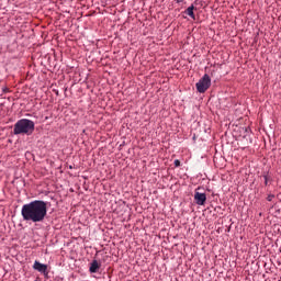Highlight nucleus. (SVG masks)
<instances>
[{
    "instance_id": "obj_9",
    "label": "nucleus",
    "mask_w": 281,
    "mask_h": 281,
    "mask_svg": "<svg viewBox=\"0 0 281 281\" xmlns=\"http://www.w3.org/2000/svg\"><path fill=\"white\" fill-rule=\"evenodd\" d=\"M268 183H269V178L265 176V186H268Z\"/></svg>"
},
{
    "instance_id": "obj_7",
    "label": "nucleus",
    "mask_w": 281,
    "mask_h": 281,
    "mask_svg": "<svg viewBox=\"0 0 281 281\" xmlns=\"http://www.w3.org/2000/svg\"><path fill=\"white\" fill-rule=\"evenodd\" d=\"M186 14H188V16H190L191 19H194V4L186 10Z\"/></svg>"
},
{
    "instance_id": "obj_3",
    "label": "nucleus",
    "mask_w": 281,
    "mask_h": 281,
    "mask_svg": "<svg viewBox=\"0 0 281 281\" xmlns=\"http://www.w3.org/2000/svg\"><path fill=\"white\" fill-rule=\"evenodd\" d=\"M196 91L199 93H205L212 87V79L210 78V75L205 74L196 83Z\"/></svg>"
},
{
    "instance_id": "obj_10",
    "label": "nucleus",
    "mask_w": 281,
    "mask_h": 281,
    "mask_svg": "<svg viewBox=\"0 0 281 281\" xmlns=\"http://www.w3.org/2000/svg\"><path fill=\"white\" fill-rule=\"evenodd\" d=\"M272 199H273V195L268 196V201H272Z\"/></svg>"
},
{
    "instance_id": "obj_8",
    "label": "nucleus",
    "mask_w": 281,
    "mask_h": 281,
    "mask_svg": "<svg viewBox=\"0 0 281 281\" xmlns=\"http://www.w3.org/2000/svg\"><path fill=\"white\" fill-rule=\"evenodd\" d=\"M173 164H175L176 168H179V166H181V161L179 159H176L173 161Z\"/></svg>"
},
{
    "instance_id": "obj_5",
    "label": "nucleus",
    "mask_w": 281,
    "mask_h": 281,
    "mask_svg": "<svg viewBox=\"0 0 281 281\" xmlns=\"http://www.w3.org/2000/svg\"><path fill=\"white\" fill-rule=\"evenodd\" d=\"M33 269H35V271H40V273H47V265L41 263L40 261L34 262Z\"/></svg>"
},
{
    "instance_id": "obj_11",
    "label": "nucleus",
    "mask_w": 281,
    "mask_h": 281,
    "mask_svg": "<svg viewBox=\"0 0 281 281\" xmlns=\"http://www.w3.org/2000/svg\"><path fill=\"white\" fill-rule=\"evenodd\" d=\"M177 3H183V0H176Z\"/></svg>"
},
{
    "instance_id": "obj_1",
    "label": "nucleus",
    "mask_w": 281,
    "mask_h": 281,
    "mask_svg": "<svg viewBox=\"0 0 281 281\" xmlns=\"http://www.w3.org/2000/svg\"><path fill=\"white\" fill-rule=\"evenodd\" d=\"M21 216L25 223H43L47 217V202L34 200L21 209Z\"/></svg>"
},
{
    "instance_id": "obj_2",
    "label": "nucleus",
    "mask_w": 281,
    "mask_h": 281,
    "mask_svg": "<svg viewBox=\"0 0 281 281\" xmlns=\"http://www.w3.org/2000/svg\"><path fill=\"white\" fill-rule=\"evenodd\" d=\"M36 124L30 119H21L13 126V135H26L30 136L34 133Z\"/></svg>"
},
{
    "instance_id": "obj_6",
    "label": "nucleus",
    "mask_w": 281,
    "mask_h": 281,
    "mask_svg": "<svg viewBox=\"0 0 281 281\" xmlns=\"http://www.w3.org/2000/svg\"><path fill=\"white\" fill-rule=\"evenodd\" d=\"M99 269H100V262H98V260H93L89 268L90 273H98Z\"/></svg>"
},
{
    "instance_id": "obj_4",
    "label": "nucleus",
    "mask_w": 281,
    "mask_h": 281,
    "mask_svg": "<svg viewBox=\"0 0 281 281\" xmlns=\"http://www.w3.org/2000/svg\"><path fill=\"white\" fill-rule=\"evenodd\" d=\"M194 201H195L196 205H205V201H207V195L205 193L195 191Z\"/></svg>"
}]
</instances>
